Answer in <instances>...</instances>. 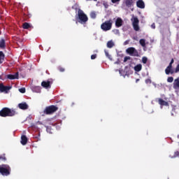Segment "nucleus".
I'll return each mask as SVG.
<instances>
[{
	"label": "nucleus",
	"mask_w": 179,
	"mask_h": 179,
	"mask_svg": "<svg viewBox=\"0 0 179 179\" xmlns=\"http://www.w3.org/2000/svg\"><path fill=\"white\" fill-rule=\"evenodd\" d=\"M17 113H16V110L10 109L9 108H3L0 110V117H13L16 115Z\"/></svg>",
	"instance_id": "obj_1"
},
{
	"label": "nucleus",
	"mask_w": 179,
	"mask_h": 179,
	"mask_svg": "<svg viewBox=\"0 0 179 179\" xmlns=\"http://www.w3.org/2000/svg\"><path fill=\"white\" fill-rule=\"evenodd\" d=\"M76 19L78 20V22L81 24H86L87 20H89V17H87V15L80 8H79L78 10Z\"/></svg>",
	"instance_id": "obj_2"
},
{
	"label": "nucleus",
	"mask_w": 179,
	"mask_h": 179,
	"mask_svg": "<svg viewBox=\"0 0 179 179\" xmlns=\"http://www.w3.org/2000/svg\"><path fill=\"white\" fill-rule=\"evenodd\" d=\"M57 111H58V106L55 105H50L45 107L43 113L44 114H46V115H51L54 114V113H57Z\"/></svg>",
	"instance_id": "obj_3"
},
{
	"label": "nucleus",
	"mask_w": 179,
	"mask_h": 179,
	"mask_svg": "<svg viewBox=\"0 0 179 179\" xmlns=\"http://www.w3.org/2000/svg\"><path fill=\"white\" fill-rule=\"evenodd\" d=\"M0 174L8 176L10 175V166L6 164L0 165Z\"/></svg>",
	"instance_id": "obj_4"
},
{
	"label": "nucleus",
	"mask_w": 179,
	"mask_h": 179,
	"mask_svg": "<svg viewBox=\"0 0 179 179\" xmlns=\"http://www.w3.org/2000/svg\"><path fill=\"white\" fill-rule=\"evenodd\" d=\"M113 27V20H106L101 24V29L103 31H108Z\"/></svg>",
	"instance_id": "obj_5"
},
{
	"label": "nucleus",
	"mask_w": 179,
	"mask_h": 179,
	"mask_svg": "<svg viewBox=\"0 0 179 179\" xmlns=\"http://www.w3.org/2000/svg\"><path fill=\"white\" fill-rule=\"evenodd\" d=\"M126 52L127 54H129V55H131V57H139V52L134 47L128 48L126 50Z\"/></svg>",
	"instance_id": "obj_6"
},
{
	"label": "nucleus",
	"mask_w": 179,
	"mask_h": 179,
	"mask_svg": "<svg viewBox=\"0 0 179 179\" xmlns=\"http://www.w3.org/2000/svg\"><path fill=\"white\" fill-rule=\"evenodd\" d=\"M133 27L135 31H139V20L138 17H135L132 22Z\"/></svg>",
	"instance_id": "obj_7"
},
{
	"label": "nucleus",
	"mask_w": 179,
	"mask_h": 179,
	"mask_svg": "<svg viewBox=\"0 0 179 179\" xmlns=\"http://www.w3.org/2000/svg\"><path fill=\"white\" fill-rule=\"evenodd\" d=\"M12 89V87L10 86H5L3 84H0V92H8V90H10Z\"/></svg>",
	"instance_id": "obj_8"
},
{
	"label": "nucleus",
	"mask_w": 179,
	"mask_h": 179,
	"mask_svg": "<svg viewBox=\"0 0 179 179\" xmlns=\"http://www.w3.org/2000/svg\"><path fill=\"white\" fill-rule=\"evenodd\" d=\"M7 78L10 80H13V79H19V72L15 73L14 75L8 74L7 75Z\"/></svg>",
	"instance_id": "obj_9"
},
{
	"label": "nucleus",
	"mask_w": 179,
	"mask_h": 179,
	"mask_svg": "<svg viewBox=\"0 0 179 179\" xmlns=\"http://www.w3.org/2000/svg\"><path fill=\"white\" fill-rule=\"evenodd\" d=\"M136 6L140 9H145V2H143V0H138L136 2Z\"/></svg>",
	"instance_id": "obj_10"
},
{
	"label": "nucleus",
	"mask_w": 179,
	"mask_h": 179,
	"mask_svg": "<svg viewBox=\"0 0 179 179\" xmlns=\"http://www.w3.org/2000/svg\"><path fill=\"white\" fill-rule=\"evenodd\" d=\"M18 107L20 110H27L29 108V105H27V103L26 102H22L18 104Z\"/></svg>",
	"instance_id": "obj_11"
},
{
	"label": "nucleus",
	"mask_w": 179,
	"mask_h": 179,
	"mask_svg": "<svg viewBox=\"0 0 179 179\" xmlns=\"http://www.w3.org/2000/svg\"><path fill=\"white\" fill-rule=\"evenodd\" d=\"M41 86L45 87V89H48V87H51V82L50 81H43L41 83Z\"/></svg>",
	"instance_id": "obj_12"
},
{
	"label": "nucleus",
	"mask_w": 179,
	"mask_h": 179,
	"mask_svg": "<svg viewBox=\"0 0 179 179\" xmlns=\"http://www.w3.org/2000/svg\"><path fill=\"white\" fill-rule=\"evenodd\" d=\"M173 87L175 89V90H177L179 89V77L174 80V82L173 83Z\"/></svg>",
	"instance_id": "obj_13"
},
{
	"label": "nucleus",
	"mask_w": 179,
	"mask_h": 179,
	"mask_svg": "<svg viewBox=\"0 0 179 179\" xmlns=\"http://www.w3.org/2000/svg\"><path fill=\"white\" fill-rule=\"evenodd\" d=\"M122 23H124V21H122V19L120 17H117L115 21V26L117 27H121L122 26Z\"/></svg>",
	"instance_id": "obj_14"
},
{
	"label": "nucleus",
	"mask_w": 179,
	"mask_h": 179,
	"mask_svg": "<svg viewBox=\"0 0 179 179\" xmlns=\"http://www.w3.org/2000/svg\"><path fill=\"white\" fill-rule=\"evenodd\" d=\"M124 3L127 8L134 6V0H124Z\"/></svg>",
	"instance_id": "obj_15"
},
{
	"label": "nucleus",
	"mask_w": 179,
	"mask_h": 179,
	"mask_svg": "<svg viewBox=\"0 0 179 179\" xmlns=\"http://www.w3.org/2000/svg\"><path fill=\"white\" fill-rule=\"evenodd\" d=\"M27 144V137L24 135H22L21 136V145H23V146H24V145Z\"/></svg>",
	"instance_id": "obj_16"
},
{
	"label": "nucleus",
	"mask_w": 179,
	"mask_h": 179,
	"mask_svg": "<svg viewBox=\"0 0 179 179\" xmlns=\"http://www.w3.org/2000/svg\"><path fill=\"white\" fill-rule=\"evenodd\" d=\"M165 73L166 75H173V73H174V70L171 68L169 67H166V69H165Z\"/></svg>",
	"instance_id": "obj_17"
},
{
	"label": "nucleus",
	"mask_w": 179,
	"mask_h": 179,
	"mask_svg": "<svg viewBox=\"0 0 179 179\" xmlns=\"http://www.w3.org/2000/svg\"><path fill=\"white\" fill-rule=\"evenodd\" d=\"M158 101L160 106H169V102L163 100V99H159Z\"/></svg>",
	"instance_id": "obj_18"
},
{
	"label": "nucleus",
	"mask_w": 179,
	"mask_h": 179,
	"mask_svg": "<svg viewBox=\"0 0 179 179\" xmlns=\"http://www.w3.org/2000/svg\"><path fill=\"white\" fill-rule=\"evenodd\" d=\"M22 28L27 30V29L31 28V25H30V24H29V22H24L22 24Z\"/></svg>",
	"instance_id": "obj_19"
},
{
	"label": "nucleus",
	"mask_w": 179,
	"mask_h": 179,
	"mask_svg": "<svg viewBox=\"0 0 179 179\" xmlns=\"http://www.w3.org/2000/svg\"><path fill=\"white\" fill-rule=\"evenodd\" d=\"M134 70L136 71V72H140V71H142V64H137L134 67Z\"/></svg>",
	"instance_id": "obj_20"
},
{
	"label": "nucleus",
	"mask_w": 179,
	"mask_h": 179,
	"mask_svg": "<svg viewBox=\"0 0 179 179\" xmlns=\"http://www.w3.org/2000/svg\"><path fill=\"white\" fill-rule=\"evenodd\" d=\"M115 44L114 42H113V41H109L107 43V47L108 48H113V47H114Z\"/></svg>",
	"instance_id": "obj_21"
},
{
	"label": "nucleus",
	"mask_w": 179,
	"mask_h": 179,
	"mask_svg": "<svg viewBox=\"0 0 179 179\" xmlns=\"http://www.w3.org/2000/svg\"><path fill=\"white\" fill-rule=\"evenodd\" d=\"M139 43L141 44V47H146V40L141 39L139 41Z\"/></svg>",
	"instance_id": "obj_22"
},
{
	"label": "nucleus",
	"mask_w": 179,
	"mask_h": 179,
	"mask_svg": "<svg viewBox=\"0 0 179 179\" xmlns=\"http://www.w3.org/2000/svg\"><path fill=\"white\" fill-rule=\"evenodd\" d=\"M5 58V54H3V52L0 51V64H2V61H3V59Z\"/></svg>",
	"instance_id": "obj_23"
},
{
	"label": "nucleus",
	"mask_w": 179,
	"mask_h": 179,
	"mask_svg": "<svg viewBox=\"0 0 179 179\" xmlns=\"http://www.w3.org/2000/svg\"><path fill=\"white\" fill-rule=\"evenodd\" d=\"M0 48H5V39L0 41Z\"/></svg>",
	"instance_id": "obj_24"
},
{
	"label": "nucleus",
	"mask_w": 179,
	"mask_h": 179,
	"mask_svg": "<svg viewBox=\"0 0 179 179\" xmlns=\"http://www.w3.org/2000/svg\"><path fill=\"white\" fill-rule=\"evenodd\" d=\"M173 80H174V78H173V77H169L167 78V82L169 83H173Z\"/></svg>",
	"instance_id": "obj_25"
},
{
	"label": "nucleus",
	"mask_w": 179,
	"mask_h": 179,
	"mask_svg": "<svg viewBox=\"0 0 179 179\" xmlns=\"http://www.w3.org/2000/svg\"><path fill=\"white\" fill-rule=\"evenodd\" d=\"M96 13L92 12V13H90V17H91L92 19H96Z\"/></svg>",
	"instance_id": "obj_26"
},
{
	"label": "nucleus",
	"mask_w": 179,
	"mask_h": 179,
	"mask_svg": "<svg viewBox=\"0 0 179 179\" xmlns=\"http://www.w3.org/2000/svg\"><path fill=\"white\" fill-rule=\"evenodd\" d=\"M142 62H143V64H146L148 62V57H143L142 58Z\"/></svg>",
	"instance_id": "obj_27"
},
{
	"label": "nucleus",
	"mask_w": 179,
	"mask_h": 179,
	"mask_svg": "<svg viewBox=\"0 0 179 179\" xmlns=\"http://www.w3.org/2000/svg\"><path fill=\"white\" fill-rule=\"evenodd\" d=\"M19 92L20 93H26V88H24V87L20 88V89H19Z\"/></svg>",
	"instance_id": "obj_28"
},
{
	"label": "nucleus",
	"mask_w": 179,
	"mask_h": 179,
	"mask_svg": "<svg viewBox=\"0 0 179 179\" xmlns=\"http://www.w3.org/2000/svg\"><path fill=\"white\" fill-rule=\"evenodd\" d=\"M58 71H59V72H65V69L64 67L59 66Z\"/></svg>",
	"instance_id": "obj_29"
},
{
	"label": "nucleus",
	"mask_w": 179,
	"mask_h": 179,
	"mask_svg": "<svg viewBox=\"0 0 179 179\" xmlns=\"http://www.w3.org/2000/svg\"><path fill=\"white\" fill-rule=\"evenodd\" d=\"M129 59H131V57H129V56L124 57V62H127V61H128Z\"/></svg>",
	"instance_id": "obj_30"
},
{
	"label": "nucleus",
	"mask_w": 179,
	"mask_h": 179,
	"mask_svg": "<svg viewBox=\"0 0 179 179\" xmlns=\"http://www.w3.org/2000/svg\"><path fill=\"white\" fill-rule=\"evenodd\" d=\"M145 83L147 85H149V84L152 83V80H150V78L146 79L145 80Z\"/></svg>",
	"instance_id": "obj_31"
},
{
	"label": "nucleus",
	"mask_w": 179,
	"mask_h": 179,
	"mask_svg": "<svg viewBox=\"0 0 179 179\" xmlns=\"http://www.w3.org/2000/svg\"><path fill=\"white\" fill-rule=\"evenodd\" d=\"M96 58H97V55L96 54L91 55V59H96Z\"/></svg>",
	"instance_id": "obj_32"
},
{
	"label": "nucleus",
	"mask_w": 179,
	"mask_h": 179,
	"mask_svg": "<svg viewBox=\"0 0 179 179\" xmlns=\"http://www.w3.org/2000/svg\"><path fill=\"white\" fill-rule=\"evenodd\" d=\"M179 156V151H176L174 152V155H173V157H177Z\"/></svg>",
	"instance_id": "obj_33"
},
{
	"label": "nucleus",
	"mask_w": 179,
	"mask_h": 179,
	"mask_svg": "<svg viewBox=\"0 0 179 179\" xmlns=\"http://www.w3.org/2000/svg\"><path fill=\"white\" fill-rule=\"evenodd\" d=\"M175 72L176 73H177L178 72H179V64L176 66V68L175 69Z\"/></svg>",
	"instance_id": "obj_34"
},
{
	"label": "nucleus",
	"mask_w": 179,
	"mask_h": 179,
	"mask_svg": "<svg viewBox=\"0 0 179 179\" xmlns=\"http://www.w3.org/2000/svg\"><path fill=\"white\" fill-rule=\"evenodd\" d=\"M128 44H129V41L127 40V41H124V45H127Z\"/></svg>",
	"instance_id": "obj_35"
},
{
	"label": "nucleus",
	"mask_w": 179,
	"mask_h": 179,
	"mask_svg": "<svg viewBox=\"0 0 179 179\" xmlns=\"http://www.w3.org/2000/svg\"><path fill=\"white\" fill-rule=\"evenodd\" d=\"M168 68L173 69V64H171V63H169Z\"/></svg>",
	"instance_id": "obj_36"
},
{
	"label": "nucleus",
	"mask_w": 179,
	"mask_h": 179,
	"mask_svg": "<svg viewBox=\"0 0 179 179\" xmlns=\"http://www.w3.org/2000/svg\"><path fill=\"white\" fill-rule=\"evenodd\" d=\"M106 57H108V58H110L111 57L107 52H106Z\"/></svg>",
	"instance_id": "obj_37"
},
{
	"label": "nucleus",
	"mask_w": 179,
	"mask_h": 179,
	"mask_svg": "<svg viewBox=\"0 0 179 179\" xmlns=\"http://www.w3.org/2000/svg\"><path fill=\"white\" fill-rule=\"evenodd\" d=\"M151 27H152V29H156V25H155V24H152L151 25Z\"/></svg>",
	"instance_id": "obj_38"
},
{
	"label": "nucleus",
	"mask_w": 179,
	"mask_h": 179,
	"mask_svg": "<svg viewBox=\"0 0 179 179\" xmlns=\"http://www.w3.org/2000/svg\"><path fill=\"white\" fill-rule=\"evenodd\" d=\"M113 3H115L116 2H118V0H111Z\"/></svg>",
	"instance_id": "obj_39"
},
{
	"label": "nucleus",
	"mask_w": 179,
	"mask_h": 179,
	"mask_svg": "<svg viewBox=\"0 0 179 179\" xmlns=\"http://www.w3.org/2000/svg\"><path fill=\"white\" fill-rule=\"evenodd\" d=\"M170 64H174V59H172L171 60Z\"/></svg>",
	"instance_id": "obj_40"
},
{
	"label": "nucleus",
	"mask_w": 179,
	"mask_h": 179,
	"mask_svg": "<svg viewBox=\"0 0 179 179\" xmlns=\"http://www.w3.org/2000/svg\"><path fill=\"white\" fill-rule=\"evenodd\" d=\"M0 159H3V160H6V157H0Z\"/></svg>",
	"instance_id": "obj_41"
},
{
	"label": "nucleus",
	"mask_w": 179,
	"mask_h": 179,
	"mask_svg": "<svg viewBox=\"0 0 179 179\" xmlns=\"http://www.w3.org/2000/svg\"><path fill=\"white\" fill-rule=\"evenodd\" d=\"M139 80H140V79H139V78H137V79L136 80V83H138L139 82Z\"/></svg>",
	"instance_id": "obj_42"
},
{
	"label": "nucleus",
	"mask_w": 179,
	"mask_h": 179,
	"mask_svg": "<svg viewBox=\"0 0 179 179\" xmlns=\"http://www.w3.org/2000/svg\"><path fill=\"white\" fill-rule=\"evenodd\" d=\"M38 136H40V133H38Z\"/></svg>",
	"instance_id": "obj_43"
},
{
	"label": "nucleus",
	"mask_w": 179,
	"mask_h": 179,
	"mask_svg": "<svg viewBox=\"0 0 179 179\" xmlns=\"http://www.w3.org/2000/svg\"><path fill=\"white\" fill-rule=\"evenodd\" d=\"M119 1H120V0H117V2H119Z\"/></svg>",
	"instance_id": "obj_44"
},
{
	"label": "nucleus",
	"mask_w": 179,
	"mask_h": 179,
	"mask_svg": "<svg viewBox=\"0 0 179 179\" xmlns=\"http://www.w3.org/2000/svg\"><path fill=\"white\" fill-rule=\"evenodd\" d=\"M94 1H97V0H94Z\"/></svg>",
	"instance_id": "obj_45"
}]
</instances>
